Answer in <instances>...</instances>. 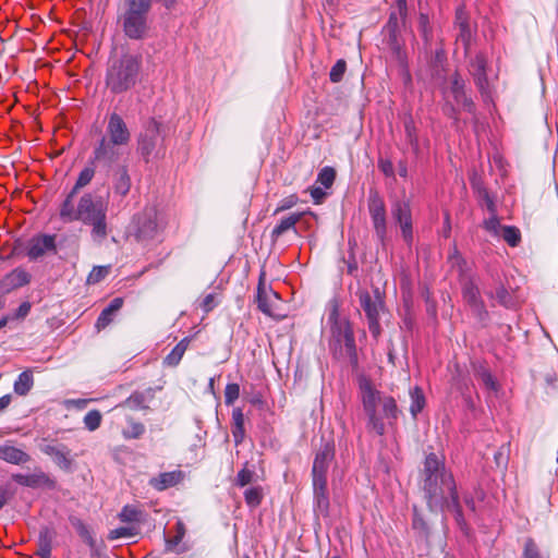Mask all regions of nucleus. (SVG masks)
Masks as SVG:
<instances>
[{
  "mask_svg": "<svg viewBox=\"0 0 558 558\" xmlns=\"http://www.w3.org/2000/svg\"><path fill=\"white\" fill-rule=\"evenodd\" d=\"M465 506L472 511H475V501L474 498L471 495H465L464 498Z\"/></svg>",
  "mask_w": 558,
  "mask_h": 558,
  "instance_id": "680f3d73",
  "label": "nucleus"
},
{
  "mask_svg": "<svg viewBox=\"0 0 558 558\" xmlns=\"http://www.w3.org/2000/svg\"><path fill=\"white\" fill-rule=\"evenodd\" d=\"M114 315L116 314L109 312L108 308L105 307L97 318V322L95 325L96 328L98 330L105 329L113 320Z\"/></svg>",
  "mask_w": 558,
  "mask_h": 558,
  "instance_id": "de8ad7c7",
  "label": "nucleus"
},
{
  "mask_svg": "<svg viewBox=\"0 0 558 558\" xmlns=\"http://www.w3.org/2000/svg\"><path fill=\"white\" fill-rule=\"evenodd\" d=\"M361 306L365 313L368 323V329L373 337L377 339L380 336L379 317L384 308V301L381 300L378 290H375V299L368 293L360 295Z\"/></svg>",
  "mask_w": 558,
  "mask_h": 558,
  "instance_id": "9d476101",
  "label": "nucleus"
},
{
  "mask_svg": "<svg viewBox=\"0 0 558 558\" xmlns=\"http://www.w3.org/2000/svg\"><path fill=\"white\" fill-rule=\"evenodd\" d=\"M244 499L247 506L255 508L259 506L263 499V493L260 487H251L244 492Z\"/></svg>",
  "mask_w": 558,
  "mask_h": 558,
  "instance_id": "4c0bfd02",
  "label": "nucleus"
},
{
  "mask_svg": "<svg viewBox=\"0 0 558 558\" xmlns=\"http://www.w3.org/2000/svg\"><path fill=\"white\" fill-rule=\"evenodd\" d=\"M52 534L48 529L40 531L38 538V549L36 554L40 558H50L51 555Z\"/></svg>",
  "mask_w": 558,
  "mask_h": 558,
  "instance_id": "473e14b6",
  "label": "nucleus"
},
{
  "mask_svg": "<svg viewBox=\"0 0 558 558\" xmlns=\"http://www.w3.org/2000/svg\"><path fill=\"white\" fill-rule=\"evenodd\" d=\"M410 412L413 417H416V415L425 407V397L423 390L420 387H414L413 389L410 390Z\"/></svg>",
  "mask_w": 558,
  "mask_h": 558,
  "instance_id": "72a5a7b5",
  "label": "nucleus"
},
{
  "mask_svg": "<svg viewBox=\"0 0 558 558\" xmlns=\"http://www.w3.org/2000/svg\"><path fill=\"white\" fill-rule=\"evenodd\" d=\"M78 409H83L87 404V400L85 399H77L72 401Z\"/></svg>",
  "mask_w": 558,
  "mask_h": 558,
  "instance_id": "338daca9",
  "label": "nucleus"
},
{
  "mask_svg": "<svg viewBox=\"0 0 558 558\" xmlns=\"http://www.w3.org/2000/svg\"><path fill=\"white\" fill-rule=\"evenodd\" d=\"M413 529L417 531L422 536L427 537L428 536V526L424 519L416 512V509L414 508V514H413Z\"/></svg>",
  "mask_w": 558,
  "mask_h": 558,
  "instance_id": "a18cd8bd",
  "label": "nucleus"
},
{
  "mask_svg": "<svg viewBox=\"0 0 558 558\" xmlns=\"http://www.w3.org/2000/svg\"><path fill=\"white\" fill-rule=\"evenodd\" d=\"M344 338V345L348 350V352L352 353L355 350V341L354 337L351 330L347 329L343 335Z\"/></svg>",
  "mask_w": 558,
  "mask_h": 558,
  "instance_id": "5fc2aeb1",
  "label": "nucleus"
},
{
  "mask_svg": "<svg viewBox=\"0 0 558 558\" xmlns=\"http://www.w3.org/2000/svg\"><path fill=\"white\" fill-rule=\"evenodd\" d=\"M360 390L363 409L368 417V427L377 435H384V422L381 418V412L384 411V400L381 392L374 388L371 380L366 377H362L360 379Z\"/></svg>",
  "mask_w": 558,
  "mask_h": 558,
  "instance_id": "0eeeda50",
  "label": "nucleus"
},
{
  "mask_svg": "<svg viewBox=\"0 0 558 558\" xmlns=\"http://www.w3.org/2000/svg\"><path fill=\"white\" fill-rule=\"evenodd\" d=\"M184 478V473L181 470L163 472L153 477L149 484L157 490H165L181 483Z\"/></svg>",
  "mask_w": 558,
  "mask_h": 558,
  "instance_id": "412c9836",
  "label": "nucleus"
},
{
  "mask_svg": "<svg viewBox=\"0 0 558 558\" xmlns=\"http://www.w3.org/2000/svg\"><path fill=\"white\" fill-rule=\"evenodd\" d=\"M298 203V197L295 195H290L288 197H284L283 199H281L279 206L277 207L276 209V214L279 213V211H282V210H287V209H290L291 207H293L295 204Z\"/></svg>",
  "mask_w": 558,
  "mask_h": 558,
  "instance_id": "8fccbe9b",
  "label": "nucleus"
},
{
  "mask_svg": "<svg viewBox=\"0 0 558 558\" xmlns=\"http://www.w3.org/2000/svg\"><path fill=\"white\" fill-rule=\"evenodd\" d=\"M144 432H145V428H144L143 424L134 423V424H132V433H131V435H128V436L132 437V438H138L144 434Z\"/></svg>",
  "mask_w": 558,
  "mask_h": 558,
  "instance_id": "052dcab7",
  "label": "nucleus"
},
{
  "mask_svg": "<svg viewBox=\"0 0 558 558\" xmlns=\"http://www.w3.org/2000/svg\"><path fill=\"white\" fill-rule=\"evenodd\" d=\"M105 137L121 146H126L131 141V132L123 118L117 112H112L108 118Z\"/></svg>",
  "mask_w": 558,
  "mask_h": 558,
  "instance_id": "4468645a",
  "label": "nucleus"
},
{
  "mask_svg": "<svg viewBox=\"0 0 558 558\" xmlns=\"http://www.w3.org/2000/svg\"><path fill=\"white\" fill-rule=\"evenodd\" d=\"M11 403V396L5 395L0 398V412L7 409Z\"/></svg>",
  "mask_w": 558,
  "mask_h": 558,
  "instance_id": "0e129e2a",
  "label": "nucleus"
},
{
  "mask_svg": "<svg viewBox=\"0 0 558 558\" xmlns=\"http://www.w3.org/2000/svg\"><path fill=\"white\" fill-rule=\"evenodd\" d=\"M8 499H9L8 490L3 487H0V510L8 502Z\"/></svg>",
  "mask_w": 558,
  "mask_h": 558,
  "instance_id": "e2e57ef3",
  "label": "nucleus"
},
{
  "mask_svg": "<svg viewBox=\"0 0 558 558\" xmlns=\"http://www.w3.org/2000/svg\"><path fill=\"white\" fill-rule=\"evenodd\" d=\"M109 266H95L88 275L87 282L92 284L100 282L109 274Z\"/></svg>",
  "mask_w": 558,
  "mask_h": 558,
  "instance_id": "a19ab883",
  "label": "nucleus"
},
{
  "mask_svg": "<svg viewBox=\"0 0 558 558\" xmlns=\"http://www.w3.org/2000/svg\"><path fill=\"white\" fill-rule=\"evenodd\" d=\"M456 26L459 28L457 35V41L463 45V48L468 50L472 39V31L468 21V17L462 9L457 11Z\"/></svg>",
  "mask_w": 558,
  "mask_h": 558,
  "instance_id": "b1692460",
  "label": "nucleus"
},
{
  "mask_svg": "<svg viewBox=\"0 0 558 558\" xmlns=\"http://www.w3.org/2000/svg\"><path fill=\"white\" fill-rule=\"evenodd\" d=\"M101 418V413L98 410H92L84 416V425L89 432H94L100 426Z\"/></svg>",
  "mask_w": 558,
  "mask_h": 558,
  "instance_id": "58836bf2",
  "label": "nucleus"
},
{
  "mask_svg": "<svg viewBox=\"0 0 558 558\" xmlns=\"http://www.w3.org/2000/svg\"><path fill=\"white\" fill-rule=\"evenodd\" d=\"M424 492L427 505L432 511L449 510L454 513V519L461 529L466 526L456 482L451 473L445 470L444 462L432 452L426 456L423 469Z\"/></svg>",
  "mask_w": 558,
  "mask_h": 558,
  "instance_id": "f257e3e1",
  "label": "nucleus"
},
{
  "mask_svg": "<svg viewBox=\"0 0 558 558\" xmlns=\"http://www.w3.org/2000/svg\"><path fill=\"white\" fill-rule=\"evenodd\" d=\"M502 227L504 226L500 225L499 219L495 215L485 220L484 222L485 230L488 231L494 236L500 235Z\"/></svg>",
  "mask_w": 558,
  "mask_h": 558,
  "instance_id": "c03bdc74",
  "label": "nucleus"
},
{
  "mask_svg": "<svg viewBox=\"0 0 558 558\" xmlns=\"http://www.w3.org/2000/svg\"><path fill=\"white\" fill-rule=\"evenodd\" d=\"M495 298L502 305H507L510 300V295L504 286H499L496 289Z\"/></svg>",
  "mask_w": 558,
  "mask_h": 558,
  "instance_id": "864d4df0",
  "label": "nucleus"
},
{
  "mask_svg": "<svg viewBox=\"0 0 558 558\" xmlns=\"http://www.w3.org/2000/svg\"><path fill=\"white\" fill-rule=\"evenodd\" d=\"M185 535V525L182 521L175 523V535L171 537L165 536L166 550L175 551L177 546L182 542Z\"/></svg>",
  "mask_w": 558,
  "mask_h": 558,
  "instance_id": "f704fd0d",
  "label": "nucleus"
},
{
  "mask_svg": "<svg viewBox=\"0 0 558 558\" xmlns=\"http://www.w3.org/2000/svg\"><path fill=\"white\" fill-rule=\"evenodd\" d=\"M95 175V168L93 166L85 167L78 174V178L66 196H76L78 191L90 183Z\"/></svg>",
  "mask_w": 558,
  "mask_h": 558,
  "instance_id": "7c9ffc66",
  "label": "nucleus"
},
{
  "mask_svg": "<svg viewBox=\"0 0 558 558\" xmlns=\"http://www.w3.org/2000/svg\"><path fill=\"white\" fill-rule=\"evenodd\" d=\"M473 66H474V80H475V84L476 86L478 87V89L484 93L486 90V87H487V76H486V73H485V61L482 57H476L474 63H473Z\"/></svg>",
  "mask_w": 558,
  "mask_h": 558,
  "instance_id": "2f4dec72",
  "label": "nucleus"
},
{
  "mask_svg": "<svg viewBox=\"0 0 558 558\" xmlns=\"http://www.w3.org/2000/svg\"><path fill=\"white\" fill-rule=\"evenodd\" d=\"M385 407H386V418L388 416H391L393 418H396L398 416L399 411L397 409L396 401L392 398H386Z\"/></svg>",
  "mask_w": 558,
  "mask_h": 558,
  "instance_id": "603ef678",
  "label": "nucleus"
},
{
  "mask_svg": "<svg viewBox=\"0 0 558 558\" xmlns=\"http://www.w3.org/2000/svg\"><path fill=\"white\" fill-rule=\"evenodd\" d=\"M142 512L135 506L126 505L122 508L119 518L122 522H138L141 520Z\"/></svg>",
  "mask_w": 558,
  "mask_h": 558,
  "instance_id": "e433bc0d",
  "label": "nucleus"
},
{
  "mask_svg": "<svg viewBox=\"0 0 558 558\" xmlns=\"http://www.w3.org/2000/svg\"><path fill=\"white\" fill-rule=\"evenodd\" d=\"M34 385L33 373L29 369L22 372L14 383V392L19 396H26Z\"/></svg>",
  "mask_w": 558,
  "mask_h": 558,
  "instance_id": "c85d7f7f",
  "label": "nucleus"
},
{
  "mask_svg": "<svg viewBox=\"0 0 558 558\" xmlns=\"http://www.w3.org/2000/svg\"><path fill=\"white\" fill-rule=\"evenodd\" d=\"M335 179L336 171L331 167L323 168L317 175V182L325 189H329L333 184Z\"/></svg>",
  "mask_w": 558,
  "mask_h": 558,
  "instance_id": "ea45409f",
  "label": "nucleus"
},
{
  "mask_svg": "<svg viewBox=\"0 0 558 558\" xmlns=\"http://www.w3.org/2000/svg\"><path fill=\"white\" fill-rule=\"evenodd\" d=\"M0 459L11 464H23L31 460V456L20 448L4 444L0 446Z\"/></svg>",
  "mask_w": 558,
  "mask_h": 558,
  "instance_id": "5701e85b",
  "label": "nucleus"
},
{
  "mask_svg": "<svg viewBox=\"0 0 558 558\" xmlns=\"http://www.w3.org/2000/svg\"><path fill=\"white\" fill-rule=\"evenodd\" d=\"M407 0H395L393 10L389 16V28L391 32V45L393 52L396 53L397 60L399 63L404 66L405 65V53L402 51L400 45L397 41L396 32L399 27L400 23H403L407 16Z\"/></svg>",
  "mask_w": 558,
  "mask_h": 558,
  "instance_id": "9b49d317",
  "label": "nucleus"
},
{
  "mask_svg": "<svg viewBox=\"0 0 558 558\" xmlns=\"http://www.w3.org/2000/svg\"><path fill=\"white\" fill-rule=\"evenodd\" d=\"M347 69V63L344 60H338L329 72V78L332 83H338L342 80L344 72Z\"/></svg>",
  "mask_w": 558,
  "mask_h": 558,
  "instance_id": "79ce46f5",
  "label": "nucleus"
},
{
  "mask_svg": "<svg viewBox=\"0 0 558 558\" xmlns=\"http://www.w3.org/2000/svg\"><path fill=\"white\" fill-rule=\"evenodd\" d=\"M510 246H517L521 241V233L517 227L504 226L500 235Z\"/></svg>",
  "mask_w": 558,
  "mask_h": 558,
  "instance_id": "c9c22d12",
  "label": "nucleus"
},
{
  "mask_svg": "<svg viewBox=\"0 0 558 558\" xmlns=\"http://www.w3.org/2000/svg\"><path fill=\"white\" fill-rule=\"evenodd\" d=\"M521 558H550L549 553L539 547L532 537H526L522 547Z\"/></svg>",
  "mask_w": 558,
  "mask_h": 558,
  "instance_id": "bb28decb",
  "label": "nucleus"
},
{
  "mask_svg": "<svg viewBox=\"0 0 558 558\" xmlns=\"http://www.w3.org/2000/svg\"><path fill=\"white\" fill-rule=\"evenodd\" d=\"M215 295L211 293L207 294L202 302V308L205 312L211 311L215 307Z\"/></svg>",
  "mask_w": 558,
  "mask_h": 558,
  "instance_id": "4d7b16f0",
  "label": "nucleus"
},
{
  "mask_svg": "<svg viewBox=\"0 0 558 558\" xmlns=\"http://www.w3.org/2000/svg\"><path fill=\"white\" fill-rule=\"evenodd\" d=\"M392 218L400 225L401 233L407 243H411L413 240L412 232V217L409 203L397 202L391 208Z\"/></svg>",
  "mask_w": 558,
  "mask_h": 558,
  "instance_id": "2eb2a0df",
  "label": "nucleus"
},
{
  "mask_svg": "<svg viewBox=\"0 0 558 558\" xmlns=\"http://www.w3.org/2000/svg\"><path fill=\"white\" fill-rule=\"evenodd\" d=\"M149 0H120L118 23L124 36L131 40H143L150 32Z\"/></svg>",
  "mask_w": 558,
  "mask_h": 558,
  "instance_id": "20e7f679",
  "label": "nucleus"
},
{
  "mask_svg": "<svg viewBox=\"0 0 558 558\" xmlns=\"http://www.w3.org/2000/svg\"><path fill=\"white\" fill-rule=\"evenodd\" d=\"M305 213H294L280 219L279 223L271 231V238L277 240L289 230L296 231L295 225L302 219Z\"/></svg>",
  "mask_w": 558,
  "mask_h": 558,
  "instance_id": "393cba45",
  "label": "nucleus"
},
{
  "mask_svg": "<svg viewBox=\"0 0 558 558\" xmlns=\"http://www.w3.org/2000/svg\"><path fill=\"white\" fill-rule=\"evenodd\" d=\"M254 472L248 470L247 468H243L239 471L235 477V485L240 487H244L253 481Z\"/></svg>",
  "mask_w": 558,
  "mask_h": 558,
  "instance_id": "49530a36",
  "label": "nucleus"
},
{
  "mask_svg": "<svg viewBox=\"0 0 558 558\" xmlns=\"http://www.w3.org/2000/svg\"><path fill=\"white\" fill-rule=\"evenodd\" d=\"M240 396V386L238 384H228L225 389V402L228 405L234 403Z\"/></svg>",
  "mask_w": 558,
  "mask_h": 558,
  "instance_id": "37998d69",
  "label": "nucleus"
},
{
  "mask_svg": "<svg viewBox=\"0 0 558 558\" xmlns=\"http://www.w3.org/2000/svg\"><path fill=\"white\" fill-rule=\"evenodd\" d=\"M31 281V275L23 268H15L3 279V284L8 289H16L26 286Z\"/></svg>",
  "mask_w": 558,
  "mask_h": 558,
  "instance_id": "a878e982",
  "label": "nucleus"
},
{
  "mask_svg": "<svg viewBox=\"0 0 558 558\" xmlns=\"http://www.w3.org/2000/svg\"><path fill=\"white\" fill-rule=\"evenodd\" d=\"M134 535H135L134 527L121 526V527L111 530L109 533V538L118 539V538H122V537H132Z\"/></svg>",
  "mask_w": 558,
  "mask_h": 558,
  "instance_id": "09e8293b",
  "label": "nucleus"
},
{
  "mask_svg": "<svg viewBox=\"0 0 558 558\" xmlns=\"http://www.w3.org/2000/svg\"><path fill=\"white\" fill-rule=\"evenodd\" d=\"M451 258L457 263L460 270V286L461 293L464 302L471 308L472 313L477 317L478 320L483 322L488 317V312L485 307V303L481 296L480 288L474 276L466 275L462 270V265L465 262L459 255L457 251H454Z\"/></svg>",
  "mask_w": 558,
  "mask_h": 558,
  "instance_id": "6e6552de",
  "label": "nucleus"
},
{
  "mask_svg": "<svg viewBox=\"0 0 558 558\" xmlns=\"http://www.w3.org/2000/svg\"><path fill=\"white\" fill-rule=\"evenodd\" d=\"M257 306L265 315L280 319L286 315L281 310V299L277 292L266 289L262 282L257 289Z\"/></svg>",
  "mask_w": 558,
  "mask_h": 558,
  "instance_id": "f8f14e48",
  "label": "nucleus"
},
{
  "mask_svg": "<svg viewBox=\"0 0 558 558\" xmlns=\"http://www.w3.org/2000/svg\"><path fill=\"white\" fill-rule=\"evenodd\" d=\"M450 94L458 107H461L468 112L473 111L474 104L472 99L466 96L464 90V82L458 73H456L451 78Z\"/></svg>",
  "mask_w": 558,
  "mask_h": 558,
  "instance_id": "6ab92c4d",
  "label": "nucleus"
},
{
  "mask_svg": "<svg viewBox=\"0 0 558 558\" xmlns=\"http://www.w3.org/2000/svg\"><path fill=\"white\" fill-rule=\"evenodd\" d=\"M445 111H446L449 116H453V114H454V112H456V109H454V107H453L452 105L447 104V105L445 106Z\"/></svg>",
  "mask_w": 558,
  "mask_h": 558,
  "instance_id": "774afa93",
  "label": "nucleus"
},
{
  "mask_svg": "<svg viewBox=\"0 0 558 558\" xmlns=\"http://www.w3.org/2000/svg\"><path fill=\"white\" fill-rule=\"evenodd\" d=\"M111 181L113 193L122 197L126 196L131 190V177L126 166H117L111 170Z\"/></svg>",
  "mask_w": 558,
  "mask_h": 558,
  "instance_id": "a211bd4d",
  "label": "nucleus"
},
{
  "mask_svg": "<svg viewBox=\"0 0 558 558\" xmlns=\"http://www.w3.org/2000/svg\"><path fill=\"white\" fill-rule=\"evenodd\" d=\"M122 147L123 146L102 137L94 148V160L102 167L111 169L122 156Z\"/></svg>",
  "mask_w": 558,
  "mask_h": 558,
  "instance_id": "ddd939ff",
  "label": "nucleus"
},
{
  "mask_svg": "<svg viewBox=\"0 0 558 558\" xmlns=\"http://www.w3.org/2000/svg\"><path fill=\"white\" fill-rule=\"evenodd\" d=\"M54 247V235H39L31 240L27 247V256L32 259H36L43 256L46 252L53 251Z\"/></svg>",
  "mask_w": 558,
  "mask_h": 558,
  "instance_id": "aec40b11",
  "label": "nucleus"
},
{
  "mask_svg": "<svg viewBox=\"0 0 558 558\" xmlns=\"http://www.w3.org/2000/svg\"><path fill=\"white\" fill-rule=\"evenodd\" d=\"M161 124L155 119L149 120L137 140V151L145 162L162 158L166 154Z\"/></svg>",
  "mask_w": 558,
  "mask_h": 558,
  "instance_id": "1a4fd4ad",
  "label": "nucleus"
},
{
  "mask_svg": "<svg viewBox=\"0 0 558 558\" xmlns=\"http://www.w3.org/2000/svg\"><path fill=\"white\" fill-rule=\"evenodd\" d=\"M190 343V338H183L165 357V363L169 366H177L183 357Z\"/></svg>",
  "mask_w": 558,
  "mask_h": 558,
  "instance_id": "c756f323",
  "label": "nucleus"
},
{
  "mask_svg": "<svg viewBox=\"0 0 558 558\" xmlns=\"http://www.w3.org/2000/svg\"><path fill=\"white\" fill-rule=\"evenodd\" d=\"M481 378L483 384L490 390H497V384L493 377V375L488 371H483L481 373Z\"/></svg>",
  "mask_w": 558,
  "mask_h": 558,
  "instance_id": "3c124183",
  "label": "nucleus"
},
{
  "mask_svg": "<svg viewBox=\"0 0 558 558\" xmlns=\"http://www.w3.org/2000/svg\"><path fill=\"white\" fill-rule=\"evenodd\" d=\"M43 451L50 456L59 468L63 470L71 469L70 451L64 445H47Z\"/></svg>",
  "mask_w": 558,
  "mask_h": 558,
  "instance_id": "4be33fe9",
  "label": "nucleus"
},
{
  "mask_svg": "<svg viewBox=\"0 0 558 558\" xmlns=\"http://www.w3.org/2000/svg\"><path fill=\"white\" fill-rule=\"evenodd\" d=\"M142 57L123 53L112 57L106 70V86L114 95L125 93L141 81Z\"/></svg>",
  "mask_w": 558,
  "mask_h": 558,
  "instance_id": "7ed1b4c3",
  "label": "nucleus"
},
{
  "mask_svg": "<svg viewBox=\"0 0 558 558\" xmlns=\"http://www.w3.org/2000/svg\"><path fill=\"white\" fill-rule=\"evenodd\" d=\"M166 222L161 213L154 206H148L140 214L135 215L131 225V233L136 241L148 245L153 242H159L163 232Z\"/></svg>",
  "mask_w": 558,
  "mask_h": 558,
  "instance_id": "423d86ee",
  "label": "nucleus"
},
{
  "mask_svg": "<svg viewBox=\"0 0 558 558\" xmlns=\"http://www.w3.org/2000/svg\"><path fill=\"white\" fill-rule=\"evenodd\" d=\"M411 124H412V121L405 122V131H407V134H408V137L410 138V141H412V138H413V126Z\"/></svg>",
  "mask_w": 558,
  "mask_h": 558,
  "instance_id": "69168bd1",
  "label": "nucleus"
},
{
  "mask_svg": "<svg viewBox=\"0 0 558 558\" xmlns=\"http://www.w3.org/2000/svg\"><path fill=\"white\" fill-rule=\"evenodd\" d=\"M368 211L378 238L384 241V197L377 191L369 193Z\"/></svg>",
  "mask_w": 558,
  "mask_h": 558,
  "instance_id": "f3484780",
  "label": "nucleus"
},
{
  "mask_svg": "<svg viewBox=\"0 0 558 558\" xmlns=\"http://www.w3.org/2000/svg\"><path fill=\"white\" fill-rule=\"evenodd\" d=\"M244 415L241 409L232 411V436L235 445H240L244 439Z\"/></svg>",
  "mask_w": 558,
  "mask_h": 558,
  "instance_id": "cd10ccee",
  "label": "nucleus"
},
{
  "mask_svg": "<svg viewBox=\"0 0 558 558\" xmlns=\"http://www.w3.org/2000/svg\"><path fill=\"white\" fill-rule=\"evenodd\" d=\"M335 458V445L325 441L315 454L312 477L313 490L316 508L320 513H325L329 507V498L327 493V472L331 461Z\"/></svg>",
  "mask_w": 558,
  "mask_h": 558,
  "instance_id": "39448f33",
  "label": "nucleus"
},
{
  "mask_svg": "<svg viewBox=\"0 0 558 558\" xmlns=\"http://www.w3.org/2000/svg\"><path fill=\"white\" fill-rule=\"evenodd\" d=\"M12 478L17 484L31 487V488H40L46 487L52 489L56 487V481L51 478L47 473L37 469L32 474H13Z\"/></svg>",
  "mask_w": 558,
  "mask_h": 558,
  "instance_id": "dca6fc26",
  "label": "nucleus"
},
{
  "mask_svg": "<svg viewBox=\"0 0 558 558\" xmlns=\"http://www.w3.org/2000/svg\"><path fill=\"white\" fill-rule=\"evenodd\" d=\"M63 222L81 221L92 227L90 235L95 242H102L108 235L107 203L101 196L84 193L78 201L76 196H66L59 210Z\"/></svg>",
  "mask_w": 558,
  "mask_h": 558,
  "instance_id": "f03ea898",
  "label": "nucleus"
},
{
  "mask_svg": "<svg viewBox=\"0 0 558 558\" xmlns=\"http://www.w3.org/2000/svg\"><path fill=\"white\" fill-rule=\"evenodd\" d=\"M311 196L315 204H320L326 197V192L322 187L315 186L311 189Z\"/></svg>",
  "mask_w": 558,
  "mask_h": 558,
  "instance_id": "6e6d98bb",
  "label": "nucleus"
},
{
  "mask_svg": "<svg viewBox=\"0 0 558 558\" xmlns=\"http://www.w3.org/2000/svg\"><path fill=\"white\" fill-rule=\"evenodd\" d=\"M31 303L29 302H23L19 308L16 310L15 312V317L16 318H24L28 315L29 311H31Z\"/></svg>",
  "mask_w": 558,
  "mask_h": 558,
  "instance_id": "13d9d810",
  "label": "nucleus"
},
{
  "mask_svg": "<svg viewBox=\"0 0 558 558\" xmlns=\"http://www.w3.org/2000/svg\"><path fill=\"white\" fill-rule=\"evenodd\" d=\"M123 305V299L122 298H114L110 303L109 305L107 306L108 311L113 313V314H117L120 308L122 307Z\"/></svg>",
  "mask_w": 558,
  "mask_h": 558,
  "instance_id": "bf43d9fd",
  "label": "nucleus"
}]
</instances>
